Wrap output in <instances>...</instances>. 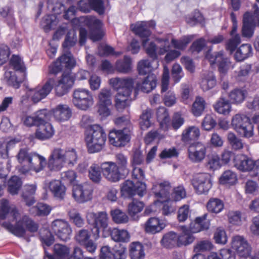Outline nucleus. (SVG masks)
Here are the masks:
<instances>
[{
	"mask_svg": "<svg viewBox=\"0 0 259 259\" xmlns=\"http://www.w3.org/2000/svg\"><path fill=\"white\" fill-rule=\"evenodd\" d=\"M75 65V61L70 53L62 55L58 60L50 66V72L56 74L60 71L63 67L71 68Z\"/></svg>",
	"mask_w": 259,
	"mask_h": 259,
	"instance_id": "20",
	"label": "nucleus"
},
{
	"mask_svg": "<svg viewBox=\"0 0 259 259\" xmlns=\"http://www.w3.org/2000/svg\"><path fill=\"white\" fill-rule=\"evenodd\" d=\"M156 23L153 21L138 22L131 25L132 30L142 39V46L147 54L153 60H156L158 52L157 46L153 41L148 42L151 32L148 28H154Z\"/></svg>",
	"mask_w": 259,
	"mask_h": 259,
	"instance_id": "1",
	"label": "nucleus"
},
{
	"mask_svg": "<svg viewBox=\"0 0 259 259\" xmlns=\"http://www.w3.org/2000/svg\"><path fill=\"white\" fill-rule=\"evenodd\" d=\"M35 137L40 140H46L51 138L54 134V130L51 123L46 122L38 126Z\"/></svg>",
	"mask_w": 259,
	"mask_h": 259,
	"instance_id": "32",
	"label": "nucleus"
},
{
	"mask_svg": "<svg viewBox=\"0 0 259 259\" xmlns=\"http://www.w3.org/2000/svg\"><path fill=\"white\" fill-rule=\"evenodd\" d=\"M53 255H49V259H68L70 248L63 244L57 243L54 245Z\"/></svg>",
	"mask_w": 259,
	"mask_h": 259,
	"instance_id": "33",
	"label": "nucleus"
},
{
	"mask_svg": "<svg viewBox=\"0 0 259 259\" xmlns=\"http://www.w3.org/2000/svg\"><path fill=\"white\" fill-rule=\"evenodd\" d=\"M2 226L8 231L19 237H22L25 233V227L31 232H36L38 229L37 225L27 216L17 222L15 226L9 222H4Z\"/></svg>",
	"mask_w": 259,
	"mask_h": 259,
	"instance_id": "5",
	"label": "nucleus"
},
{
	"mask_svg": "<svg viewBox=\"0 0 259 259\" xmlns=\"http://www.w3.org/2000/svg\"><path fill=\"white\" fill-rule=\"evenodd\" d=\"M101 164L93 163L89 168V177L95 183H99L102 179Z\"/></svg>",
	"mask_w": 259,
	"mask_h": 259,
	"instance_id": "58",
	"label": "nucleus"
},
{
	"mask_svg": "<svg viewBox=\"0 0 259 259\" xmlns=\"http://www.w3.org/2000/svg\"><path fill=\"white\" fill-rule=\"evenodd\" d=\"M182 234L178 236V246H186L192 243L194 240V237L186 226L181 227Z\"/></svg>",
	"mask_w": 259,
	"mask_h": 259,
	"instance_id": "43",
	"label": "nucleus"
},
{
	"mask_svg": "<svg viewBox=\"0 0 259 259\" xmlns=\"http://www.w3.org/2000/svg\"><path fill=\"white\" fill-rule=\"evenodd\" d=\"M200 84L203 91H207L213 88L216 85V79L213 73L211 71L203 73Z\"/></svg>",
	"mask_w": 259,
	"mask_h": 259,
	"instance_id": "35",
	"label": "nucleus"
},
{
	"mask_svg": "<svg viewBox=\"0 0 259 259\" xmlns=\"http://www.w3.org/2000/svg\"><path fill=\"white\" fill-rule=\"evenodd\" d=\"M110 213L113 221L116 224H125L128 222V217L119 209L112 210Z\"/></svg>",
	"mask_w": 259,
	"mask_h": 259,
	"instance_id": "60",
	"label": "nucleus"
},
{
	"mask_svg": "<svg viewBox=\"0 0 259 259\" xmlns=\"http://www.w3.org/2000/svg\"><path fill=\"white\" fill-rule=\"evenodd\" d=\"M236 175L231 170H226L223 172L220 178V183L223 185H233L237 182Z\"/></svg>",
	"mask_w": 259,
	"mask_h": 259,
	"instance_id": "59",
	"label": "nucleus"
},
{
	"mask_svg": "<svg viewBox=\"0 0 259 259\" xmlns=\"http://www.w3.org/2000/svg\"><path fill=\"white\" fill-rule=\"evenodd\" d=\"M222 165V161L219 154L213 152L208 155L206 166L208 169L214 171L219 169Z\"/></svg>",
	"mask_w": 259,
	"mask_h": 259,
	"instance_id": "42",
	"label": "nucleus"
},
{
	"mask_svg": "<svg viewBox=\"0 0 259 259\" xmlns=\"http://www.w3.org/2000/svg\"><path fill=\"white\" fill-rule=\"evenodd\" d=\"M200 135V130L196 126H190L186 128L182 134L181 140L186 144L197 140Z\"/></svg>",
	"mask_w": 259,
	"mask_h": 259,
	"instance_id": "29",
	"label": "nucleus"
},
{
	"mask_svg": "<svg viewBox=\"0 0 259 259\" xmlns=\"http://www.w3.org/2000/svg\"><path fill=\"white\" fill-rule=\"evenodd\" d=\"M55 83V79L49 78L42 86L30 90L29 95L34 103H37L45 98L51 92Z\"/></svg>",
	"mask_w": 259,
	"mask_h": 259,
	"instance_id": "15",
	"label": "nucleus"
},
{
	"mask_svg": "<svg viewBox=\"0 0 259 259\" xmlns=\"http://www.w3.org/2000/svg\"><path fill=\"white\" fill-rule=\"evenodd\" d=\"M231 247L241 258L247 259L250 255L251 247L247 240L242 236L233 237Z\"/></svg>",
	"mask_w": 259,
	"mask_h": 259,
	"instance_id": "11",
	"label": "nucleus"
},
{
	"mask_svg": "<svg viewBox=\"0 0 259 259\" xmlns=\"http://www.w3.org/2000/svg\"><path fill=\"white\" fill-rule=\"evenodd\" d=\"M227 141L231 148L235 151L242 149L243 148L242 140L238 138L235 133L230 132L227 134Z\"/></svg>",
	"mask_w": 259,
	"mask_h": 259,
	"instance_id": "55",
	"label": "nucleus"
},
{
	"mask_svg": "<svg viewBox=\"0 0 259 259\" xmlns=\"http://www.w3.org/2000/svg\"><path fill=\"white\" fill-rule=\"evenodd\" d=\"M157 79L153 74L149 75L145 77L141 82H138L136 85V90L148 93L153 90L156 86Z\"/></svg>",
	"mask_w": 259,
	"mask_h": 259,
	"instance_id": "28",
	"label": "nucleus"
},
{
	"mask_svg": "<svg viewBox=\"0 0 259 259\" xmlns=\"http://www.w3.org/2000/svg\"><path fill=\"white\" fill-rule=\"evenodd\" d=\"M158 61L153 60L150 62L148 60H143L139 62L138 64V70L141 75H145L151 72L153 69L157 68Z\"/></svg>",
	"mask_w": 259,
	"mask_h": 259,
	"instance_id": "41",
	"label": "nucleus"
},
{
	"mask_svg": "<svg viewBox=\"0 0 259 259\" xmlns=\"http://www.w3.org/2000/svg\"><path fill=\"white\" fill-rule=\"evenodd\" d=\"M52 228L60 239L66 241L70 239L72 230L67 222L62 220H56L52 222Z\"/></svg>",
	"mask_w": 259,
	"mask_h": 259,
	"instance_id": "19",
	"label": "nucleus"
},
{
	"mask_svg": "<svg viewBox=\"0 0 259 259\" xmlns=\"http://www.w3.org/2000/svg\"><path fill=\"white\" fill-rule=\"evenodd\" d=\"M106 140V134L103 128L98 124L91 127L89 134L85 137L88 151L91 153L100 151L104 147Z\"/></svg>",
	"mask_w": 259,
	"mask_h": 259,
	"instance_id": "3",
	"label": "nucleus"
},
{
	"mask_svg": "<svg viewBox=\"0 0 259 259\" xmlns=\"http://www.w3.org/2000/svg\"><path fill=\"white\" fill-rule=\"evenodd\" d=\"M114 163L120 170L123 174H128L129 169L128 168V158L127 156L122 153H118L115 155Z\"/></svg>",
	"mask_w": 259,
	"mask_h": 259,
	"instance_id": "49",
	"label": "nucleus"
},
{
	"mask_svg": "<svg viewBox=\"0 0 259 259\" xmlns=\"http://www.w3.org/2000/svg\"><path fill=\"white\" fill-rule=\"evenodd\" d=\"M206 106V102L203 98L197 96L192 104L191 112L196 117L200 116L203 112Z\"/></svg>",
	"mask_w": 259,
	"mask_h": 259,
	"instance_id": "51",
	"label": "nucleus"
},
{
	"mask_svg": "<svg viewBox=\"0 0 259 259\" xmlns=\"http://www.w3.org/2000/svg\"><path fill=\"white\" fill-rule=\"evenodd\" d=\"M9 64L15 70L24 73L25 76L26 67L23 61L19 56L13 55L10 60Z\"/></svg>",
	"mask_w": 259,
	"mask_h": 259,
	"instance_id": "56",
	"label": "nucleus"
},
{
	"mask_svg": "<svg viewBox=\"0 0 259 259\" xmlns=\"http://www.w3.org/2000/svg\"><path fill=\"white\" fill-rule=\"evenodd\" d=\"M192 184L199 194L207 193L212 186L210 177L206 173L196 176L192 181Z\"/></svg>",
	"mask_w": 259,
	"mask_h": 259,
	"instance_id": "21",
	"label": "nucleus"
},
{
	"mask_svg": "<svg viewBox=\"0 0 259 259\" xmlns=\"http://www.w3.org/2000/svg\"><path fill=\"white\" fill-rule=\"evenodd\" d=\"M232 128L241 137L250 138L253 136V125L249 118L243 114H237L231 119Z\"/></svg>",
	"mask_w": 259,
	"mask_h": 259,
	"instance_id": "4",
	"label": "nucleus"
},
{
	"mask_svg": "<svg viewBox=\"0 0 259 259\" xmlns=\"http://www.w3.org/2000/svg\"><path fill=\"white\" fill-rule=\"evenodd\" d=\"M76 12L75 7L73 6H70L65 11L63 17L66 20H73L74 23L75 22H83L90 29V38L94 41L100 40L103 36V32L101 29L103 25L102 22L95 17L92 16L75 19Z\"/></svg>",
	"mask_w": 259,
	"mask_h": 259,
	"instance_id": "2",
	"label": "nucleus"
},
{
	"mask_svg": "<svg viewBox=\"0 0 259 259\" xmlns=\"http://www.w3.org/2000/svg\"><path fill=\"white\" fill-rule=\"evenodd\" d=\"M5 79L8 85L12 86L16 89L19 87L21 80H19L16 75L15 72L13 71L7 70L5 71Z\"/></svg>",
	"mask_w": 259,
	"mask_h": 259,
	"instance_id": "64",
	"label": "nucleus"
},
{
	"mask_svg": "<svg viewBox=\"0 0 259 259\" xmlns=\"http://www.w3.org/2000/svg\"><path fill=\"white\" fill-rule=\"evenodd\" d=\"M68 214L70 221L74 225L79 228L83 226L84 220L77 210L71 209L68 211Z\"/></svg>",
	"mask_w": 259,
	"mask_h": 259,
	"instance_id": "61",
	"label": "nucleus"
},
{
	"mask_svg": "<svg viewBox=\"0 0 259 259\" xmlns=\"http://www.w3.org/2000/svg\"><path fill=\"white\" fill-rule=\"evenodd\" d=\"M86 218L89 224H93L96 229V232L99 234V229L101 228L103 231H108V218L105 211H99L97 213L93 211H89L87 213Z\"/></svg>",
	"mask_w": 259,
	"mask_h": 259,
	"instance_id": "10",
	"label": "nucleus"
},
{
	"mask_svg": "<svg viewBox=\"0 0 259 259\" xmlns=\"http://www.w3.org/2000/svg\"><path fill=\"white\" fill-rule=\"evenodd\" d=\"M50 191L53 196L57 200H62L65 198L66 187L58 180H53L48 184Z\"/></svg>",
	"mask_w": 259,
	"mask_h": 259,
	"instance_id": "26",
	"label": "nucleus"
},
{
	"mask_svg": "<svg viewBox=\"0 0 259 259\" xmlns=\"http://www.w3.org/2000/svg\"><path fill=\"white\" fill-rule=\"evenodd\" d=\"M125 257L124 251H117L113 254L108 246H103L101 249L100 259H124Z\"/></svg>",
	"mask_w": 259,
	"mask_h": 259,
	"instance_id": "53",
	"label": "nucleus"
},
{
	"mask_svg": "<svg viewBox=\"0 0 259 259\" xmlns=\"http://www.w3.org/2000/svg\"><path fill=\"white\" fill-rule=\"evenodd\" d=\"M110 85L117 91V94L131 95L134 88V80L129 77H114L109 81Z\"/></svg>",
	"mask_w": 259,
	"mask_h": 259,
	"instance_id": "9",
	"label": "nucleus"
},
{
	"mask_svg": "<svg viewBox=\"0 0 259 259\" xmlns=\"http://www.w3.org/2000/svg\"><path fill=\"white\" fill-rule=\"evenodd\" d=\"M19 213L15 206L11 205L7 199H3L0 201V220L12 218L13 220H17Z\"/></svg>",
	"mask_w": 259,
	"mask_h": 259,
	"instance_id": "25",
	"label": "nucleus"
},
{
	"mask_svg": "<svg viewBox=\"0 0 259 259\" xmlns=\"http://www.w3.org/2000/svg\"><path fill=\"white\" fill-rule=\"evenodd\" d=\"M206 153V147L201 142L190 145L188 148L189 160L193 163H199L204 159Z\"/></svg>",
	"mask_w": 259,
	"mask_h": 259,
	"instance_id": "18",
	"label": "nucleus"
},
{
	"mask_svg": "<svg viewBox=\"0 0 259 259\" xmlns=\"http://www.w3.org/2000/svg\"><path fill=\"white\" fill-rule=\"evenodd\" d=\"M46 164V159L44 157L38 154H33L27 167H25V166H22L19 171L24 174L31 170L35 172H39L44 169Z\"/></svg>",
	"mask_w": 259,
	"mask_h": 259,
	"instance_id": "22",
	"label": "nucleus"
},
{
	"mask_svg": "<svg viewBox=\"0 0 259 259\" xmlns=\"http://www.w3.org/2000/svg\"><path fill=\"white\" fill-rule=\"evenodd\" d=\"M131 95L116 94L115 97V106L119 111H121L130 106Z\"/></svg>",
	"mask_w": 259,
	"mask_h": 259,
	"instance_id": "45",
	"label": "nucleus"
},
{
	"mask_svg": "<svg viewBox=\"0 0 259 259\" xmlns=\"http://www.w3.org/2000/svg\"><path fill=\"white\" fill-rule=\"evenodd\" d=\"M193 91L192 85L187 83H183L181 84V99L182 102L185 104H188L191 98V94Z\"/></svg>",
	"mask_w": 259,
	"mask_h": 259,
	"instance_id": "62",
	"label": "nucleus"
},
{
	"mask_svg": "<svg viewBox=\"0 0 259 259\" xmlns=\"http://www.w3.org/2000/svg\"><path fill=\"white\" fill-rule=\"evenodd\" d=\"M207 214L205 213L202 217H197L194 222L191 223L189 231L191 233H196L201 231L207 230L209 227V223L206 221Z\"/></svg>",
	"mask_w": 259,
	"mask_h": 259,
	"instance_id": "30",
	"label": "nucleus"
},
{
	"mask_svg": "<svg viewBox=\"0 0 259 259\" xmlns=\"http://www.w3.org/2000/svg\"><path fill=\"white\" fill-rule=\"evenodd\" d=\"M74 83V78L71 73H63L55 87V92L58 96L66 94Z\"/></svg>",
	"mask_w": 259,
	"mask_h": 259,
	"instance_id": "23",
	"label": "nucleus"
},
{
	"mask_svg": "<svg viewBox=\"0 0 259 259\" xmlns=\"http://www.w3.org/2000/svg\"><path fill=\"white\" fill-rule=\"evenodd\" d=\"M102 172L104 177L111 182H117L121 179L123 173L114 162L107 161L101 163Z\"/></svg>",
	"mask_w": 259,
	"mask_h": 259,
	"instance_id": "16",
	"label": "nucleus"
},
{
	"mask_svg": "<svg viewBox=\"0 0 259 259\" xmlns=\"http://www.w3.org/2000/svg\"><path fill=\"white\" fill-rule=\"evenodd\" d=\"M22 182L17 176H13L8 183V191L11 195H16L20 190Z\"/></svg>",
	"mask_w": 259,
	"mask_h": 259,
	"instance_id": "54",
	"label": "nucleus"
},
{
	"mask_svg": "<svg viewBox=\"0 0 259 259\" xmlns=\"http://www.w3.org/2000/svg\"><path fill=\"white\" fill-rule=\"evenodd\" d=\"M235 166L242 171H249L252 177L259 180V159L254 161L244 154L238 155L234 159Z\"/></svg>",
	"mask_w": 259,
	"mask_h": 259,
	"instance_id": "6",
	"label": "nucleus"
},
{
	"mask_svg": "<svg viewBox=\"0 0 259 259\" xmlns=\"http://www.w3.org/2000/svg\"><path fill=\"white\" fill-rule=\"evenodd\" d=\"M59 151L63 155V158L65 164H67L69 166H73L76 163L78 155L75 149L67 148L63 149L59 148Z\"/></svg>",
	"mask_w": 259,
	"mask_h": 259,
	"instance_id": "34",
	"label": "nucleus"
},
{
	"mask_svg": "<svg viewBox=\"0 0 259 259\" xmlns=\"http://www.w3.org/2000/svg\"><path fill=\"white\" fill-rule=\"evenodd\" d=\"M171 34H167L162 37H157L155 41L158 44L157 52L159 55H162L170 49Z\"/></svg>",
	"mask_w": 259,
	"mask_h": 259,
	"instance_id": "36",
	"label": "nucleus"
},
{
	"mask_svg": "<svg viewBox=\"0 0 259 259\" xmlns=\"http://www.w3.org/2000/svg\"><path fill=\"white\" fill-rule=\"evenodd\" d=\"M37 186L35 184L25 185L22 194V197L26 205L30 206L35 202L34 195L35 194Z\"/></svg>",
	"mask_w": 259,
	"mask_h": 259,
	"instance_id": "37",
	"label": "nucleus"
},
{
	"mask_svg": "<svg viewBox=\"0 0 259 259\" xmlns=\"http://www.w3.org/2000/svg\"><path fill=\"white\" fill-rule=\"evenodd\" d=\"M214 108L218 113L228 115L232 110L230 102L224 98H220L214 105Z\"/></svg>",
	"mask_w": 259,
	"mask_h": 259,
	"instance_id": "38",
	"label": "nucleus"
},
{
	"mask_svg": "<svg viewBox=\"0 0 259 259\" xmlns=\"http://www.w3.org/2000/svg\"><path fill=\"white\" fill-rule=\"evenodd\" d=\"M111 97L112 93L111 90L107 88H103L100 91L98 95V103L111 105Z\"/></svg>",
	"mask_w": 259,
	"mask_h": 259,
	"instance_id": "63",
	"label": "nucleus"
},
{
	"mask_svg": "<svg viewBox=\"0 0 259 259\" xmlns=\"http://www.w3.org/2000/svg\"><path fill=\"white\" fill-rule=\"evenodd\" d=\"M72 103L77 108L86 111L94 105L93 96L88 90L76 89L73 93Z\"/></svg>",
	"mask_w": 259,
	"mask_h": 259,
	"instance_id": "7",
	"label": "nucleus"
},
{
	"mask_svg": "<svg viewBox=\"0 0 259 259\" xmlns=\"http://www.w3.org/2000/svg\"><path fill=\"white\" fill-rule=\"evenodd\" d=\"M246 96V92L245 90L235 89L231 91L228 97L230 102L233 104L238 105L242 103Z\"/></svg>",
	"mask_w": 259,
	"mask_h": 259,
	"instance_id": "47",
	"label": "nucleus"
},
{
	"mask_svg": "<svg viewBox=\"0 0 259 259\" xmlns=\"http://www.w3.org/2000/svg\"><path fill=\"white\" fill-rule=\"evenodd\" d=\"M131 135V132L127 130L113 129L109 133V141L114 146L123 147L130 142Z\"/></svg>",
	"mask_w": 259,
	"mask_h": 259,
	"instance_id": "14",
	"label": "nucleus"
},
{
	"mask_svg": "<svg viewBox=\"0 0 259 259\" xmlns=\"http://www.w3.org/2000/svg\"><path fill=\"white\" fill-rule=\"evenodd\" d=\"M161 243L167 248L172 247L176 245H178V235L175 232H170L163 236Z\"/></svg>",
	"mask_w": 259,
	"mask_h": 259,
	"instance_id": "57",
	"label": "nucleus"
},
{
	"mask_svg": "<svg viewBox=\"0 0 259 259\" xmlns=\"http://www.w3.org/2000/svg\"><path fill=\"white\" fill-rule=\"evenodd\" d=\"M172 190L171 184L166 181L153 183L151 191L157 200L164 199L170 200V192Z\"/></svg>",
	"mask_w": 259,
	"mask_h": 259,
	"instance_id": "17",
	"label": "nucleus"
},
{
	"mask_svg": "<svg viewBox=\"0 0 259 259\" xmlns=\"http://www.w3.org/2000/svg\"><path fill=\"white\" fill-rule=\"evenodd\" d=\"M115 69L117 71L122 73H127L132 69V60L130 57L124 56L123 59L116 61Z\"/></svg>",
	"mask_w": 259,
	"mask_h": 259,
	"instance_id": "48",
	"label": "nucleus"
},
{
	"mask_svg": "<svg viewBox=\"0 0 259 259\" xmlns=\"http://www.w3.org/2000/svg\"><path fill=\"white\" fill-rule=\"evenodd\" d=\"M164 223L156 217L149 218L145 224L146 233L155 234L161 231L165 227Z\"/></svg>",
	"mask_w": 259,
	"mask_h": 259,
	"instance_id": "27",
	"label": "nucleus"
},
{
	"mask_svg": "<svg viewBox=\"0 0 259 259\" xmlns=\"http://www.w3.org/2000/svg\"><path fill=\"white\" fill-rule=\"evenodd\" d=\"M194 37V35H189L184 36L180 39H176L171 34L170 42L174 48L178 50H184Z\"/></svg>",
	"mask_w": 259,
	"mask_h": 259,
	"instance_id": "44",
	"label": "nucleus"
},
{
	"mask_svg": "<svg viewBox=\"0 0 259 259\" xmlns=\"http://www.w3.org/2000/svg\"><path fill=\"white\" fill-rule=\"evenodd\" d=\"M144 207V204L142 202L134 200L127 206V213L132 219L137 220L138 214L142 211Z\"/></svg>",
	"mask_w": 259,
	"mask_h": 259,
	"instance_id": "39",
	"label": "nucleus"
},
{
	"mask_svg": "<svg viewBox=\"0 0 259 259\" xmlns=\"http://www.w3.org/2000/svg\"><path fill=\"white\" fill-rule=\"evenodd\" d=\"M53 116L59 121L67 120L71 116V111L66 105H59L52 110Z\"/></svg>",
	"mask_w": 259,
	"mask_h": 259,
	"instance_id": "31",
	"label": "nucleus"
},
{
	"mask_svg": "<svg viewBox=\"0 0 259 259\" xmlns=\"http://www.w3.org/2000/svg\"><path fill=\"white\" fill-rule=\"evenodd\" d=\"M254 14L246 13L243 16V25L242 34L245 37H251L253 34V28L255 25H259V9L256 5H254Z\"/></svg>",
	"mask_w": 259,
	"mask_h": 259,
	"instance_id": "8",
	"label": "nucleus"
},
{
	"mask_svg": "<svg viewBox=\"0 0 259 259\" xmlns=\"http://www.w3.org/2000/svg\"><path fill=\"white\" fill-rule=\"evenodd\" d=\"M93 191L92 185L87 183L74 185L72 196L78 203H84L92 199Z\"/></svg>",
	"mask_w": 259,
	"mask_h": 259,
	"instance_id": "13",
	"label": "nucleus"
},
{
	"mask_svg": "<svg viewBox=\"0 0 259 259\" xmlns=\"http://www.w3.org/2000/svg\"><path fill=\"white\" fill-rule=\"evenodd\" d=\"M130 255L132 259H142L145 256L144 247L139 242H134L130 246Z\"/></svg>",
	"mask_w": 259,
	"mask_h": 259,
	"instance_id": "40",
	"label": "nucleus"
},
{
	"mask_svg": "<svg viewBox=\"0 0 259 259\" xmlns=\"http://www.w3.org/2000/svg\"><path fill=\"white\" fill-rule=\"evenodd\" d=\"M59 147L53 149L47 163L48 167L50 170L58 171L64 166L65 163Z\"/></svg>",
	"mask_w": 259,
	"mask_h": 259,
	"instance_id": "24",
	"label": "nucleus"
},
{
	"mask_svg": "<svg viewBox=\"0 0 259 259\" xmlns=\"http://www.w3.org/2000/svg\"><path fill=\"white\" fill-rule=\"evenodd\" d=\"M134 183L131 180L125 181L121 187V192L122 195L130 197L136 194L142 197L146 192V186L145 183L140 181Z\"/></svg>",
	"mask_w": 259,
	"mask_h": 259,
	"instance_id": "12",
	"label": "nucleus"
},
{
	"mask_svg": "<svg viewBox=\"0 0 259 259\" xmlns=\"http://www.w3.org/2000/svg\"><path fill=\"white\" fill-rule=\"evenodd\" d=\"M252 47L249 44H243L234 54V58L237 61H242L251 56Z\"/></svg>",
	"mask_w": 259,
	"mask_h": 259,
	"instance_id": "46",
	"label": "nucleus"
},
{
	"mask_svg": "<svg viewBox=\"0 0 259 259\" xmlns=\"http://www.w3.org/2000/svg\"><path fill=\"white\" fill-rule=\"evenodd\" d=\"M108 231L110 233L112 239L116 242H124L129 238L128 233L126 230L109 228Z\"/></svg>",
	"mask_w": 259,
	"mask_h": 259,
	"instance_id": "52",
	"label": "nucleus"
},
{
	"mask_svg": "<svg viewBox=\"0 0 259 259\" xmlns=\"http://www.w3.org/2000/svg\"><path fill=\"white\" fill-rule=\"evenodd\" d=\"M206 208L210 212L219 213L223 210L224 203L222 200L219 198H211L207 202Z\"/></svg>",
	"mask_w": 259,
	"mask_h": 259,
	"instance_id": "50",
	"label": "nucleus"
}]
</instances>
